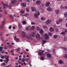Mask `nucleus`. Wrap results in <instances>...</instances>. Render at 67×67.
I'll return each instance as SVG.
<instances>
[{
    "instance_id": "47",
    "label": "nucleus",
    "mask_w": 67,
    "mask_h": 67,
    "mask_svg": "<svg viewBox=\"0 0 67 67\" xmlns=\"http://www.w3.org/2000/svg\"><path fill=\"white\" fill-rule=\"evenodd\" d=\"M63 9H67V7L65 6V7H64V8Z\"/></svg>"
},
{
    "instance_id": "43",
    "label": "nucleus",
    "mask_w": 67,
    "mask_h": 67,
    "mask_svg": "<svg viewBox=\"0 0 67 67\" xmlns=\"http://www.w3.org/2000/svg\"><path fill=\"white\" fill-rule=\"evenodd\" d=\"M49 35H50V36H51L52 35V34L51 33V32H49Z\"/></svg>"
},
{
    "instance_id": "60",
    "label": "nucleus",
    "mask_w": 67,
    "mask_h": 67,
    "mask_svg": "<svg viewBox=\"0 0 67 67\" xmlns=\"http://www.w3.org/2000/svg\"><path fill=\"white\" fill-rule=\"evenodd\" d=\"M19 2H22V0H18Z\"/></svg>"
},
{
    "instance_id": "42",
    "label": "nucleus",
    "mask_w": 67,
    "mask_h": 67,
    "mask_svg": "<svg viewBox=\"0 0 67 67\" xmlns=\"http://www.w3.org/2000/svg\"><path fill=\"white\" fill-rule=\"evenodd\" d=\"M21 62H25V60L23 58V60L22 59L21 60Z\"/></svg>"
},
{
    "instance_id": "64",
    "label": "nucleus",
    "mask_w": 67,
    "mask_h": 67,
    "mask_svg": "<svg viewBox=\"0 0 67 67\" xmlns=\"http://www.w3.org/2000/svg\"><path fill=\"white\" fill-rule=\"evenodd\" d=\"M9 34H7L5 36H9Z\"/></svg>"
},
{
    "instance_id": "61",
    "label": "nucleus",
    "mask_w": 67,
    "mask_h": 67,
    "mask_svg": "<svg viewBox=\"0 0 67 67\" xmlns=\"http://www.w3.org/2000/svg\"><path fill=\"white\" fill-rule=\"evenodd\" d=\"M47 51H48V52H51V50L48 49H47Z\"/></svg>"
},
{
    "instance_id": "63",
    "label": "nucleus",
    "mask_w": 67,
    "mask_h": 67,
    "mask_svg": "<svg viewBox=\"0 0 67 67\" xmlns=\"http://www.w3.org/2000/svg\"><path fill=\"white\" fill-rule=\"evenodd\" d=\"M3 59H1L0 60V62H3Z\"/></svg>"
},
{
    "instance_id": "54",
    "label": "nucleus",
    "mask_w": 67,
    "mask_h": 67,
    "mask_svg": "<svg viewBox=\"0 0 67 67\" xmlns=\"http://www.w3.org/2000/svg\"><path fill=\"white\" fill-rule=\"evenodd\" d=\"M20 63L21 65H22L23 66V65H24V63H21V62H20Z\"/></svg>"
},
{
    "instance_id": "52",
    "label": "nucleus",
    "mask_w": 67,
    "mask_h": 67,
    "mask_svg": "<svg viewBox=\"0 0 67 67\" xmlns=\"http://www.w3.org/2000/svg\"><path fill=\"white\" fill-rule=\"evenodd\" d=\"M28 60H29V58H26L25 59V61H26V62H27V61H28Z\"/></svg>"
},
{
    "instance_id": "14",
    "label": "nucleus",
    "mask_w": 67,
    "mask_h": 67,
    "mask_svg": "<svg viewBox=\"0 0 67 67\" xmlns=\"http://www.w3.org/2000/svg\"><path fill=\"white\" fill-rule=\"evenodd\" d=\"M58 63L59 64H64V62L62 60H59L58 61Z\"/></svg>"
},
{
    "instance_id": "50",
    "label": "nucleus",
    "mask_w": 67,
    "mask_h": 67,
    "mask_svg": "<svg viewBox=\"0 0 67 67\" xmlns=\"http://www.w3.org/2000/svg\"><path fill=\"white\" fill-rule=\"evenodd\" d=\"M46 42V41L45 40H43L42 41V43L43 44H44Z\"/></svg>"
},
{
    "instance_id": "11",
    "label": "nucleus",
    "mask_w": 67,
    "mask_h": 67,
    "mask_svg": "<svg viewBox=\"0 0 67 67\" xmlns=\"http://www.w3.org/2000/svg\"><path fill=\"white\" fill-rule=\"evenodd\" d=\"M50 4V2H47L46 4V7H49V5Z\"/></svg>"
},
{
    "instance_id": "46",
    "label": "nucleus",
    "mask_w": 67,
    "mask_h": 67,
    "mask_svg": "<svg viewBox=\"0 0 67 67\" xmlns=\"http://www.w3.org/2000/svg\"><path fill=\"white\" fill-rule=\"evenodd\" d=\"M64 7H63V5H62L61 6V9H64Z\"/></svg>"
},
{
    "instance_id": "4",
    "label": "nucleus",
    "mask_w": 67,
    "mask_h": 67,
    "mask_svg": "<svg viewBox=\"0 0 67 67\" xmlns=\"http://www.w3.org/2000/svg\"><path fill=\"white\" fill-rule=\"evenodd\" d=\"M32 35L31 34H30L28 35L27 36V38H28V39H29V40H30V38H31V37H32Z\"/></svg>"
},
{
    "instance_id": "55",
    "label": "nucleus",
    "mask_w": 67,
    "mask_h": 67,
    "mask_svg": "<svg viewBox=\"0 0 67 67\" xmlns=\"http://www.w3.org/2000/svg\"><path fill=\"white\" fill-rule=\"evenodd\" d=\"M0 57H1V58H2V59H3V58H4V57L2 56H1Z\"/></svg>"
},
{
    "instance_id": "48",
    "label": "nucleus",
    "mask_w": 67,
    "mask_h": 67,
    "mask_svg": "<svg viewBox=\"0 0 67 67\" xmlns=\"http://www.w3.org/2000/svg\"><path fill=\"white\" fill-rule=\"evenodd\" d=\"M26 11L27 12H29V9L28 8H27L26 9Z\"/></svg>"
},
{
    "instance_id": "62",
    "label": "nucleus",
    "mask_w": 67,
    "mask_h": 67,
    "mask_svg": "<svg viewBox=\"0 0 67 67\" xmlns=\"http://www.w3.org/2000/svg\"><path fill=\"white\" fill-rule=\"evenodd\" d=\"M11 53H14V51L13 50H12L11 51Z\"/></svg>"
},
{
    "instance_id": "33",
    "label": "nucleus",
    "mask_w": 67,
    "mask_h": 67,
    "mask_svg": "<svg viewBox=\"0 0 67 67\" xmlns=\"http://www.w3.org/2000/svg\"><path fill=\"white\" fill-rule=\"evenodd\" d=\"M20 48H19L16 50V51H17V52H18L20 51Z\"/></svg>"
},
{
    "instance_id": "32",
    "label": "nucleus",
    "mask_w": 67,
    "mask_h": 67,
    "mask_svg": "<svg viewBox=\"0 0 67 67\" xmlns=\"http://www.w3.org/2000/svg\"><path fill=\"white\" fill-rule=\"evenodd\" d=\"M31 29H32V30H34V29H35V26H32L31 27Z\"/></svg>"
},
{
    "instance_id": "12",
    "label": "nucleus",
    "mask_w": 67,
    "mask_h": 67,
    "mask_svg": "<svg viewBox=\"0 0 67 67\" xmlns=\"http://www.w3.org/2000/svg\"><path fill=\"white\" fill-rule=\"evenodd\" d=\"M55 12L56 14H59V9H56L55 10Z\"/></svg>"
},
{
    "instance_id": "57",
    "label": "nucleus",
    "mask_w": 67,
    "mask_h": 67,
    "mask_svg": "<svg viewBox=\"0 0 67 67\" xmlns=\"http://www.w3.org/2000/svg\"><path fill=\"white\" fill-rule=\"evenodd\" d=\"M28 14H25V16H26V17H27V15H28Z\"/></svg>"
},
{
    "instance_id": "38",
    "label": "nucleus",
    "mask_w": 67,
    "mask_h": 67,
    "mask_svg": "<svg viewBox=\"0 0 67 67\" xmlns=\"http://www.w3.org/2000/svg\"><path fill=\"white\" fill-rule=\"evenodd\" d=\"M59 21L60 22H62L63 21V19H60L59 20Z\"/></svg>"
},
{
    "instance_id": "25",
    "label": "nucleus",
    "mask_w": 67,
    "mask_h": 67,
    "mask_svg": "<svg viewBox=\"0 0 67 67\" xmlns=\"http://www.w3.org/2000/svg\"><path fill=\"white\" fill-rule=\"evenodd\" d=\"M36 3L38 4H40L41 3V1H38L36 2Z\"/></svg>"
},
{
    "instance_id": "9",
    "label": "nucleus",
    "mask_w": 67,
    "mask_h": 67,
    "mask_svg": "<svg viewBox=\"0 0 67 67\" xmlns=\"http://www.w3.org/2000/svg\"><path fill=\"white\" fill-rule=\"evenodd\" d=\"M16 2V1L15 0H12L11 1V3L12 4H14Z\"/></svg>"
},
{
    "instance_id": "13",
    "label": "nucleus",
    "mask_w": 67,
    "mask_h": 67,
    "mask_svg": "<svg viewBox=\"0 0 67 67\" xmlns=\"http://www.w3.org/2000/svg\"><path fill=\"white\" fill-rule=\"evenodd\" d=\"M31 29V27L30 26L27 27L26 28V30H27V31H29V30H30Z\"/></svg>"
},
{
    "instance_id": "3",
    "label": "nucleus",
    "mask_w": 67,
    "mask_h": 67,
    "mask_svg": "<svg viewBox=\"0 0 67 67\" xmlns=\"http://www.w3.org/2000/svg\"><path fill=\"white\" fill-rule=\"evenodd\" d=\"M40 35L39 34H38L36 35V38L37 40H40L41 38Z\"/></svg>"
},
{
    "instance_id": "35",
    "label": "nucleus",
    "mask_w": 67,
    "mask_h": 67,
    "mask_svg": "<svg viewBox=\"0 0 67 67\" xmlns=\"http://www.w3.org/2000/svg\"><path fill=\"white\" fill-rule=\"evenodd\" d=\"M20 13L21 14H24V12L23 11H20Z\"/></svg>"
},
{
    "instance_id": "7",
    "label": "nucleus",
    "mask_w": 67,
    "mask_h": 67,
    "mask_svg": "<svg viewBox=\"0 0 67 67\" xmlns=\"http://www.w3.org/2000/svg\"><path fill=\"white\" fill-rule=\"evenodd\" d=\"M52 22V21L51 20H48L46 22V24H49L50 23H51Z\"/></svg>"
},
{
    "instance_id": "18",
    "label": "nucleus",
    "mask_w": 67,
    "mask_h": 67,
    "mask_svg": "<svg viewBox=\"0 0 67 67\" xmlns=\"http://www.w3.org/2000/svg\"><path fill=\"white\" fill-rule=\"evenodd\" d=\"M38 54L39 55H44V53L41 52H38Z\"/></svg>"
},
{
    "instance_id": "22",
    "label": "nucleus",
    "mask_w": 67,
    "mask_h": 67,
    "mask_svg": "<svg viewBox=\"0 0 67 67\" xmlns=\"http://www.w3.org/2000/svg\"><path fill=\"white\" fill-rule=\"evenodd\" d=\"M58 35H55L53 36V38H54L55 39L56 38H57V37H58Z\"/></svg>"
},
{
    "instance_id": "10",
    "label": "nucleus",
    "mask_w": 67,
    "mask_h": 67,
    "mask_svg": "<svg viewBox=\"0 0 67 67\" xmlns=\"http://www.w3.org/2000/svg\"><path fill=\"white\" fill-rule=\"evenodd\" d=\"M2 3L4 6L3 8H4V9H5V7L4 6H5V7H8V5L7 4H5L3 3V2H2Z\"/></svg>"
},
{
    "instance_id": "2",
    "label": "nucleus",
    "mask_w": 67,
    "mask_h": 67,
    "mask_svg": "<svg viewBox=\"0 0 67 67\" xmlns=\"http://www.w3.org/2000/svg\"><path fill=\"white\" fill-rule=\"evenodd\" d=\"M46 55L47 57H48V58H52V55L50 53H47Z\"/></svg>"
},
{
    "instance_id": "36",
    "label": "nucleus",
    "mask_w": 67,
    "mask_h": 67,
    "mask_svg": "<svg viewBox=\"0 0 67 67\" xmlns=\"http://www.w3.org/2000/svg\"><path fill=\"white\" fill-rule=\"evenodd\" d=\"M47 27L46 26H43V28L44 29H46Z\"/></svg>"
},
{
    "instance_id": "5",
    "label": "nucleus",
    "mask_w": 67,
    "mask_h": 67,
    "mask_svg": "<svg viewBox=\"0 0 67 67\" xmlns=\"http://www.w3.org/2000/svg\"><path fill=\"white\" fill-rule=\"evenodd\" d=\"M31 35L32 36L34 37V36L36 35V33L35 32H33L31 33Z\"/></svg>"
},
{
    "instance_id": "29",
    "label": "nucleus",
    "mask_w": 67,
    "mask_h": 67,
    "mask_svg": "<svg viewBox=\"0 0 67 67\" xmlns=\"http://www.w3.org/2000/svg\"><path fill=\"white\" fill-rule=\"evenodd\" d=\"M64 16L66 18H67V12L65 13Z\"/></svg>"
},
{
    "instance_id": "21",
    "label": "nucleus",
    "mask_w": 67,
    "mask_h": 67,
    "mask_svg": "<svg viewBox=\"0 0 67 67\" xmlns=\"http://www.w3.org/2000/svg\"><path fill=\"white\" fill-rule=\"evenodd\" d=\"M4 20L2 21V24H3V25H4V24H5V19L4 18Z\"/></svg>"
},
{
    "instance_id": "51",
    "label": "nucleus",
    "mask_w": 67,
    "mask_h": 67,
    "mask_svg": "<svg viewBox=\"0 0 67 67\" xmlns=\"http://www.w3.org/2000/svg\"><path fill=\"white\" fill-rule=\"evenodd\" d=\"M41 19L42 20H45V19L43 17L41 18Z\"/></svg>"
},
{
    "instance_id": "6",
    "label": "nucleus",
    "mask_w": 67,
    "mask_h": 67,
    "mask_svg": "<svg viewBox=\"0 0 67 67\" xmlns=\"http://www.w3.org/2000/svg\"><path fill=\"white\" fill-rule=\"evenodd\" d=\"M49 30L51 32H54V29H53V27H51L49 29Z\"/></svg>"
},
{
    "instance_id": "28",
    "label": "nucleus",
    "mask_w": 67,
    "mask_h": 67,
    "mask_svg": "<svg viewBox=\"0 0 67 67\" xmlns=\"http://www.w3.org/2000/svg\"><path fill=\"white\" fill-rule=\"evenodd\" d=\"M23 24H26V22L25 21H23L22 22Z\"/></svg>"
},
{
    "instance_id": "39",
    "label": "nucleus",
    "mask_w": 67,
    "mask_h": 67,
    "mask_svg": "<svg viewBox=\"0 0 67 67\" xmlns=\"http://www.w3.org/2000/svg\"><path fill=\"white\" fill-rule=\"evenodd\" d=\"M15 40H16V42H19V38H16Z\"/></svg>"
},
{
    "instance_id": "27",
    "label": "nucleus",
    "mask_w": 67,
    "mask_h": 67,
    "mask_svg": "<svg viewBox=\"0 0 67 67\" xmlns=\"http://www.w3.org/2000/svg\"><path fill=\"white\" fill-rule=\"evenodd\" d=\"M1 40L2 42H3L4 41V38L3 37H1Z\"/></svg>"
},
{
    "instance_id": "20",
    "label": "nucleus",
    "mask_w": 67,
    "mask_h": 67,
    "mask_svg": "<svg viewBox=\"0 0 67 67\" xmlns=\"http://www.w3.org/2000/svg\"><path fill=\"white\" fill-rule=\"evenodd\" d=\"M36 10V9H35V8L34 7H32V11L33 12H34L35 11V10Z\"/></svg>"
},
{
    "instance_id": "15",
    "label": "nucleus",
    "mask_w": 67,
    "mask_h": 67,
    "mask_svg": "<svg viewBox=\"0 0 67 67\" xmlns=\"http://www.w3.org/2000/svg\"><path fill=\"white\" fill-rule=\"evenodd\" d=\"M47 10L48 11H51L52 10V8H50V6H49V8H48L47 9Z\"/></svg>"
},
{
    "instance_id": "24",
    "label": "nucleus",
    "mask_w": 67,
    "mask_h": 67,
    "mask_svg": "<svg viewBox=\"0 0 67 67\" xmlns=\"http://www.w3.org/2000/svg\"><path fill=\"white\" fill-rule=\"evenodd\" d=\"M60 34H62L63 36H65L66 35V33L65 32H63L62 33Z\"/></svg>"
},
{
    "instance_id": "59",
    "label": "nucleus",
    "mask_w": 67,
    "mask_h": 67,
    "mask_svg": "<svg viewBox=\"0 0 67 67\" xmlns=\"http://www.w3.org/2000/svg\"><path fill=\"white\" fill-rule=\"evenodd\" d=\"M12 28V26H10L9 27V29H11Z\"/></svg>"
},
{
    "instance_id": "45",
    "label": "nucleus",
    "mask_w": 67,
    "mask_h": 67,
    "mask_svg": "<svg viewBox=\"0 0 67 67\" xmlns=\"http://www.w3.org/2000/svg\"><path fill=\"white\" fill-rule=\"evenodd\" d=\"M35 23L33 22H31V24L32 25H35Z\"/></svg>"
},
{
    "instance_id": "8",
    "label": "nucleus",
    "mask_w": 67,
    "mask_h": 67,
    "mask_svg": "<svg viewBox=\"0 0 67 67\" xmlns=\"http://www.w3.org/2000/svg\"><path fill=\"white\" fill-rule=\"evenodd\" d=\"M22 34L23 35V37H25L26 36L25 33L24 32H22Z\"/></svg>"
},
{
    "instance_id": "56",
    "label": "nucleus",
    "mask_w": 67,
    "mask_h": 67,
    "mask_svg": "<svg viewBox=\"0 0 67 67\" xmlns=\"http://www.w3.org/2000/svg\"><path fill=\"white\" fill-rule=\"evenodd\" d=\"M8 46L9 47V48H11V47H12V46L11 45H9Z\"/></svg>"
},
{
    "instance_id": "23",
    "label": "nucleus",
    "mask_w": 67,
    "mask_h": 67,
    "mask_svg": "<svg viewBox=\"0 0 67 67\" xmlns=\"http://www.w3.org/2000/svg\"><path fill=\"white\" fill-rule=\"evenodd\" d=\"M34 17L36 18H38V16H37V13H36L34 14Z\"/></svg>"
},
{
    "instance_id": "1",
    "label": "nucleus",
    "mask_w": 67,
    "mask_h": 67,
    "mask_svg": "<svg viewBox=\"0 0 67 67\" xmlns=\"http://www.w3.org/2000/svg\"><path fill=\"white\" fill-rule=\"evenodd\" d=\"M36 29L37 30L40 31V33L41 35H43V30L42 29H40V28L38 26L36 27Z\"/></svg>"
},
{
    "instance_id": "31",
    "label": "nucleus",
    "mask_w": 67,
    "mask_h": 67,
    "mask_svg": "<svg viewBox=\"0 0 67 67\" xmlns=\"http://www.w3.org/2000/svg\"><path fill=\"white\" fill-rule=\"evenodd\" d=\"M18 26L19 27L21 28L22 27V25L21 24H18Z\"/></svg>"
},
{
    "instance_id": "40",
    "label": "nucleus",
    "mask_w": 67,
    "mask_h": 67,
    "mask_svg": "<svg viewBox=\"0 0 67 67\" xmlns=\"http://www.w3.org/2000/svg\"><path fill=\"white\" fill-rule=\"evenodd\" d=\"M2 48H3L2 47H0V51H2V50H3Z\"/></svg>"
},
{
    "instance_id": "58",
    "label": "nucleus",
    "mask_w": 67,
    "mask_h": 67,
    "mask_svg": "<svg viewBox=\"0 0 67 67\" xmlns=\"http://www.w3.org/2000/svg\"><path fill=\"white\" fill-rule=\"evenodd\" d=\"M40 51H41V52L42 53H44V51H42L41 50H40V51H39V52H40Z\"/></svg>"
},
{
    "instance_id": "16",
    "label": "nucleus",
    "mask_w": 67,
    "mask_h": 67,
    "mask_svg": "<svg viewBox=\"0 0 67 67\" xmlns=\"http://www.w3.org/2000/svg\"><path fill=\"white\" fill-rule=\"evenodd\" d=\"M7 57L6 58V60L7 61V62H9V61H10V59H9V56H7Z\"/></svg>"
},
{
    "instance_id": "53",
    "label": "nucleus",
    "mask_w": 67,
    "mask_h": 67,
    "mask_svg": "<svg viewBox=\"0 0 67 67\" xmlns=\"http://www.w3.org/2000/svg\"><path fill=\"white\" fill-rule=\"evenodd\" d=\"M9 16L12 19H13V17H12V15H10V16Z\"/></svg>"
},
{
    "instance_id": "34",
    "label": "nucleus",
    "mask_w": 67,
    "mask_h": 67,
    "mask_svg": "<svg viewBox=\"0 0 67 67\" xmlns=\"http://www.w3.org/2000/svg\"><path fill=\"white\" fill-rule=\"evenodd\" d=\"M64 57L66 59H67V54L65 55L64 56Z\"/></svg>"
},
{
    "instance_id": "41",
    "label": "nucleus",
    "mask_w": 67,
    "mask_h": 67,
    "mask_svg": "<svg viewBox=\"0 0 67 67\" xmlns=\"http://www.w3.org/2000/svg\"><path fill=\"white\" fill-rule=\"evenodd\" d=\"M40 59L41 60H44V58L42 57L40 58Z\"/></svg>"
},
{
    "instance_id": "37",
    "label": "nucleus",
    "mask_w": 67,
    "mask_h": 67,
    "mask_svg": "<svg viewBox=\"0 0 67 67\" xmlns=\"http://www.w3.org/2000/svg\"><path fill=\"white\" fill-rule=\"evenodd\" d=\"M56 23L57 24H60V22L59 21H57Z\"/></svg>"
},
{
    "instance_id": "49",
    "label": "nucleus",
    "mask_w": 67,
    "mask_h": 67,
    "mask_svg": "<svg viewBox=\"0 0 67 67\" xmlns=\"http://www.w3.org/2000/svg\"><path fill=\"white\" fill-rule=\"evenodd\" d=\"M55 49H53V52L54 53H55Z\"/></svg>"
},
{
    "instance_id": "30",
    "label": "nucleus",
    "mask_w": 67,
    "mask_h": 67,
    "mask_svg": "<svg viewBox=\"0 0 67 67\" xmlns=\"http://www.w3.org/2000/svg\"><path fill=\"white\" fill-rule=\"evenodd\" d=\"M61 48H62V49H64L65 51H66L67 50V48H64L63 47H61Z\"/></svg>"
},
{
    "instance_id": "44",
    "label": "nucleus",
    "mask_w": 67,
    "mask_h": 67,
    "mask_svg": "<svg viewBox=\"0 0 67 67\" xmlns=\"http://www.w3.org/2000/svg\"><path fill=\"white\" fill-rule=\"evenodd\" d=\"M56 32H58V29L56 28L55 29Z\"/></svg>"
},
{
    "instance_id": "17",
    "label": "nucleus",
    "mask_w": 67,
    "mask_h": 67,
    "mask_svg": "<svg viewBox=\"0 0 67 67\" xmlns=\"http://www.w3.org/2000/svg\"><path fill=\"white\" fill-rule=\"evenodd\" d=\"M21 4L22 6H23V7H26V4L24 3H22Z\"/></svg>"
},
{
    "instance_id": "19",
    "label": "nucleus",
    "mask_w": 67,
    "mask_h": 67,
    "mask_svg": "<svg viewBox=\"0 0 67 67\" xmlns=\"http://www.w3.org/2000/svg\"><path fill=\"white\" fill-rule=\"evenodd\" d=\"M46 37V40H47L48 39V35L47 34H46L45 35Z\"/></svg>"
},
{
    "instance_id": "26",
    "label": "nucleus",
    "mask_w": 67,
    "mask_h": 67,
    "mask_svg": "<svg viewBox=\"0 0 67 67\" xmlns=\"http://www.w3.org/2000/svg\"><path fill=\"white\" fill-rule=\"evenodd\" d=\"M0 29H3L4 28V25L2 24L1 25V26L0 27Z\"/></svg>"
}]
</instances>
